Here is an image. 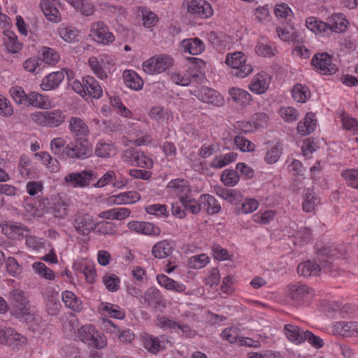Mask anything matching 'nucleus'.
I'll list each match as a JSON object with an SVG mask.
<instances>
[{
	"mask_svg": "<svg viewBox=\"0 0 358 358\" xmlns=\"http://www.w3.org/2000/svg\"><path fill=\"white\" fill-rule=\"evenodd\" d=\"M317 259L320 265L310 260L300 263L297 266V273L305 278L317 275L322 268H331L334 262V255L330 254V249L324 247L317 253Z\"/></svg>",
	"mask_w": 358,
	"mask_h": 358,
	"instance_id": "nucleus-1",
	"label": "nucleus"
},
{
	"mask_svg": "<svg viewBox=\"0 0 358 358\" xmlns=\"http://www.w3.org/2000/svg\"><path fill=\"white\" fill-rule=\"evenodd\" d=\"M225 63L234 69L232 74L238 78H244L253 71L252 65L247 63V57L242 52L228 53Z\"/></svg>",
	"mask_w": 358,
	"mask_h": 358,
	"instance_id": "nucleus-2",
	"label": "nucleus"
},
{
	"mask_svg": "<svg viewBox=\"0 0 358 358\" xmlns=\"http://www.w3.org/2000/svg\"><path fill=\"white\" fill-rule=\"evenodd\" d=\"M92 154V147L85 138H78L62 150V158L85 159Z\"/></svg>",
	"mask_w": 358,
	"mask_h": 358,
	"instance_id": "nucleus-3",
	"label": "nucleus"
},
{
	"mask_svg": "<svg viewBox=\"0 0 358 358\" xmlns=\"http://www.w3.org/2000/svg\"><path fill=\"white\" fill-rule=\"evenodd\" d=\"M173 65V59L168 55L155 56L143 64V71L148 74L160 73Z\"/></svg>",
	"mask_w": 358,
	"mask_h": 358,
	"instance_id": "nucleus-4",
	"label": "nucleus"
},
{
	"mask_svg": "<svg viewBox=\"0 0 358 358\" xmlns=\"http://www.w3.org/2000/svg\"><path fill=\"white\" fill-rule=\"evenodd\" d=\"M73 225L76 232L81 236H87L96 229V222L93 217L89 213L83 212L76 214Z\"/></svg>",
	"mask_w": 358,
	"mask_h": 358,
	"instance_id": "nucleus-5",
	"label": "nucleus"
},
{
	"mask_svg": "<svg viewBox=\"0 0 358 358\" xmlns=\"http://www.w3.org/2000/svg\"><path fill=\"white\" fill-rule=\"evenodd\" d=\"M96 175L92 170L71 173L66 176L64 180L73 187H85L96 179Z\"/></svg>",
	"mask_w": 358,
	"mask_h": 358,
	"instance_id": "nucleus-6",
	"label": "nucleus"
},
{
	"mask_svg": "<svg viewBox=\"0 0 358 358\" xmlns=\"http://www.w3.org/2000/svg\"><path fill=\"white\" fill-rule=\"evenodd\" d=\"M287 292L289 297L296 301L309 300L315 295L313 288L301 282L289 285Z\"/></svg>",
	"mask_w": 358,
	"mask_h": 358,
	"instance_id": "nucleus-7",
	"label": "nucleus"
},
{
	"mask_svg": "<svg viewBox=\"0 0 358 358\" xmlns=\"http://www.w3.org/2000/svg\"><path fill=\"white\" fill-rule=\"evenodd\" d=\"M312 65L319 69L322 74L331 75L334 73L332 56L327 52L316 53L311 60Z\"/></svg>",
	"mask_w": 358,
	"mask_h": 358,
	"instance_id": "nucleus-8",
	"label": "nucleus"
},
{
	"mask_svg": "<svg viewBox=\"0 0 358 358\" xmlns=\"http://www.w3.org/2000/svg\"><path fill=\"white\" fill-rule=\"evenodd\" d=\"M191 94L207 103L219 106L223 102L222 96L217 91L204 86H201L199 89L192 90Z\"/></svg>",
	"mask_w": 358,
	"mask_h": 358,
	"instance_id": "nucleus-9",
	"label": "nucleus"
},
{
	"mask_svg": "<svg viewBox=\"0 0 358 358\" xmlns=\"http://www.w3.org/2000/svg\"><path fill=\"white\" fill-rule=\"evenodd\" d=\"M95 329L93 326L85 325L78 330V337L83 343L97 349H101L105 346V343L103 341L100 343L95 336Z\"/></svg>",
	"mask_w": 358,
	"mask_h": 358,
	"instance_id": "nucleus-10",
	"label": "nucleus"
},
{
	"mask_svg": "<svg viewBox=\"0 0 358 358\" xmlns=\"http://www.w3.org/2000/svg\"><path fill=\"white\" fill-rule=\"evenodd\" d=\"M1 231L8 238L13 240L22 239L29 234V230L26 227L11 222L2 225Z\"/></svg>",
	"mask_w": 358,
	"mask_h": 358,
	"instance_id": "nucleus-11",
	"label": "nucleus"
},
{
	"mask_svg": "<svg viewBox=\"0 0 358 358\" xmlns=\"http://www.w3.org/2000/svg\"><path fill=\"white\" fill-rule=\"evenodd\" d=\"M58 0H42L41 8L46 18L52 22L61 21V15L57 8Z\"/></svg>",
	"mask_w": 358,
	"mask_h": 358,
	"instance_id": "nucleus-12",
	"label": "nucleus"
},
{
	"mask_svg": "<svg viewBox=\"0 0 358 358\" xmlns=\"http://www.w3.org/2000/svg\"><path fill=\"white\" fill-rule=\"evenodd\" d=\"M187 11L201 18H207L213 15V9L206 1H192L187 6Z\"/></svg>",
	"mask_w": 358,
	"mask_h": 358,
	"instance_id": "nucleus-13",
	"label": "nucleus"
},
{
	"mask_svg": "<svg viewBox=\"0 0 358 358\" xmlns=\"http://www.w3.org/2000/svg\"><path fill=\"white\" fill-rule=\"evenodd\" d=\"M143 298L144 303L152 308L157 309L159 307H165L163 296L159 290L155 287H152L148 289Z\"/></svg>",
	"mask_w": 358,
	"mask_h": 358,
	"instance_id": "nucleus-14",
	"label": "nucleus"
},
{
	"mask_svg": "<svg viewBox=\"0 0 358 358\" xmlns=\"http://www.w3.org/2000/svg\"><path fill=\"white\" fill-rule=\"evenodd\" d=\"M91 32L96 37L97 41L103 44L111 43L115 39L113 34L108 31L107 27L101 22L92 24Z\"/></svg>",
	"mask_w": 358,
	"mask_h": 358,
	"instance_id": "nucleus-15",
	"label": "nucleus"
},
{
	"mask_svg": "<svg viewBox=\"0 0 358 358\" xmlns=\"http://www.w3.org/2000/svg\"><path fill=\"white\" fill-rule=\"evenodd\" d=\"M317 120L313 112L306 113L303 120L300 121L297 125V131L301 136H307L313 132L316 128Z\"/></svg>",
	"mask_w": 358,
	"mask_h": 358,
	"instance_id": "nucleus-16",
	"label": "nucleus"
},
{
	"mask_svg": "<svg viewBox=\"0 0 358 358\" xmlns=\"http://www.w3.org/2000/svg\"><path fill=\"white\" fill-rule=\"evenodd\" d=\"M124 156L128 161L136 162L137 166L140 167L148 169L152 166V161L150 158L134 148L126 150Z\"/></svg>",
	"mask_w": 358,
	"mask_h": 358,
	"instance_id": "nucleus-17",
	"label": "nucleus"
},
{
	"mask_svg": "<svg viewBox=\"0 0 358 358\" xmlns=\"http://www.w3.org/2000/svg\"><path fill=\"white\" fill-rule=\"evenodd\" d=\"M174 251V248L168 240H163L155 243L152 248V255L156 259L170 258Z\"/></svg>",
	"mask_w": 358,
	"mask_h": 358,
	"instance_id": "nucleus-18",
	"label": "nucleus"
},
{
	"mask_svg": "<svg viewBox=\"0 0 358 358\" xmlns=\"http://www.w3.org/2000/svg\"><path fill=\"white\" fill-rule=\"evenodd\" d=\"M64 78V74L62 71L53 72L45 76L41 85L43 90L49 91L59 86Z\"/></svg>",
	"mask_w": 358,
	"mask_h": 358,
	"instance_id": "nucleus-19",
	"label": "nucleus"
},
{
	"mask_svg": "<svg viewBox=\"0 0 358 358\" xmlns=\"http://www.w3.org/2000/svg\"><path fill=\"white\" fill-rule=\"evenodd\" d=\"M181 47L185 52L192 55H197L204 50L203 43L198 38L183 40Z\"/></svg>",
	"mask_w": 358,
	"mask_h": 358,
	"instance_id": "nucleus-20",
	"label": "nucleus"
},
{
	"mask_svg": "<svg viewBox=\"0 0 358 358\" xmlns=\"http://www.w3.org/2000/svg\"><path fill=\"white\" fill-rule=\"evenodd\" d=\"M10 296L13 302L23 315L29 313V307L28 306V299L24 296V293L20 289H14L10 292Z\"/></svg>",
	"mask_w": 358,
	"mask_h": 358,
	"instance_id": "nucleus-21",
	"label": "nucleus"
},
{
	"mask_svg": "<svg viewBox=\"0 0 358 358\" xmlns=\"http://www.w3.org/2000/svg\"><path fill=\"white\" fill-rule=\"evenodd\" d=\"M27 106L48 109L51 107V103L48 96L32 92L28 94Z\"/></svg>",
	"mask_w": 358,
	"mask_h": 358,
	"instance_id": "nucleus-22",
	"label": "nucleus"
},
{
	"mask_svg": "<svg viewBox=\"0 0 358 358\" xmlns=\"http://www.w3.org/2000/svg\"><path fill=\"white\" fill-rule=\"evenodd\" d=\"M306 25L308 29L315 34L325 32L327 30H330L331 32L333 31V25H329L315 17H308L306 20Z\"/></svg>",
	"mask_w": 358,
	"mask_h": 358,
	"instance_id": "nucleus-23",
	"label": "nucleus"
},
{
	"mask_svg": "<svg viewBox=\"0 0 358 358\" xmlns=\"http://www.w3.org/2000/svg\"><path fill=\"white\" fill-rule=\"evenodd\" d=\"M110 199H113V203L117 205L131 204L138 201L141 196L137 192L130 191L113 196Z\"/></svg>",
	"mask_w": 358,
	"mask_h": 358,
	"instance_id": "nucleus-24",
	"label": "nucleus"
},
{
	"mask_svg": "<svg viewBox=\"0 0 358 358\" xmlns=\"http://www.w3.org/2000/svg\"><path fill=\"white\" fill-rule=\"evenodd\" d=\"M124 83L131 90H138L143 87V80L133 71H124L123 73Z\"/></svg>",
	"mask_w": 358,
	"mask_h": 358,
	"instance_id": "nucleus-25",
	"label": "nucleus"
},
{
	"mask_svg": "<svg viewBox=\"0 0 358 358\" xmlns=\"http://www.w3.org/2000/svg\"><path fill=\"white\" fill-rule=\"evenodd\" d=\"M84 86L88 94L94 99H99L103 94L102 88L99 83L92 76H87L83 78Z\"/></svg>",
	"mask_w": 358,
	"mask_h": 358,
	"instance_id": "nucleus-26",
	"label": "nucleus"
},
{
	"mask_svg": "<svg viewBox=\"0 0 358 358\" xmlns=\"http://www.w3.org/2000/svg\"><path fill=\"white\" fill-rule=\"evenodd\" d=\"M200 199L203 206L208 214L214 215L220 211L221 206L213 196L209 194H202Z\"/></svg>",
	"mask_w": 358,
	"mask_h": 358,
	"instance_id": "nucleus-27",
	"label": "nucleus"
},
{
	"mask_svg": "<svg viewBox=\"0 0 358 358\" xmlns=\"http://www.w3.org/2000/svg\"><path fill=\"white\" fill-rule=\"evenodd\" d=\"M62 301L66 306L74 311L79 312L83 308L82 301L70 291H65L62 293Z\"/></svg>",
	"mask_w": 358,
	"mask_h": 358,
	"instance_id": "nucleus-28",
	"label": "nucleus"
},
{
	"mask_svg": "<svg viewBox=\"0 0 358 358\" xmlns=\"http://www.w3.org/2000/svg\"><path fill=\"white\" fill-rule=\"evenodd\" d=\"M103 322L106 327H112L113 329H110V331L121 338L122 341L130 343L134 338V334L129 329L121 330L112 321L108 319H105Z\"/></svg>",
	"mask_w": 358,
	"mask_h": 358,
	"instance_id": "nucleus-29",
	"label": "nucleus"
},
{
	"mask_svg": "<svg viewBox=\"0 0 358 358\" xmlns=\"http://www.w3.org/2000/svg\"><path fill=\"white\" fill-rule=\"evenodd\" d=\"M157 279L159 284L166 289L174 290L177 292H182L185 289V285L180 284L164 274L158 275Z\"/></svg>",
	"mask_w": 358,
	"mask_h": 358,
	"instance_id": "nucleus-30",
	"label": "nucleus"
},
{
	"mask_svg": "<svg viewBox=\"0 0 358 358\" xmlns=\"http://www.w3.org/2000/svg\"><path fill=\"white\" fill-rule=\"evenodd\" d=\"M284 331L287 339L292 343L299 345L303 342V332H300V329L298 327L292 324H285Z\"/></svg>",
	"mask_w": 358,
	"mask_h": 358,
	"instance_id": "nucleus-31",
	"label": "nucleus"
},
{
	"mask_svg": "<svg viewBox=\"0 0 358 358\" xmlns=\"http://www.w3.org/2000/svg\"><path fill=\"white\" fill-rule=\"evenodd\" d=\"M70 130L76 136H85L89 134L87 124L79 117H71L70 120Z\"/></svg>",
	"mask_w": 358,
	"mask_h": 358,
	"instance_id": "nucleus-32",
	"label": "nucleus"
},
{
	"mask_svg": "<svg viewBox=\"0 0 358 358\" xmlns=\"http://www.w3.org/2000/svg\"><path fill=\"white\" fill-rule=\"evenodd\" d=\"M167 187L173 189L175 192L181 194L180 196H187V194L191 191L187 181L180 178L171 180L168 183Z\"/></svg>",
	"mask_w": 358,
	"mask_h": 358,
	"instance_id": "nucleus-33",
	"label": "nucleus"
},
{
	"mask_svg": "<svg viewBox=\"0 0 358 358\" xmlns=\"http://www.w3.org/2000/svg\"><path fill=\"white\" fill-rule=\"evenodd\" d=\"M266 75L259 73L250 84V89L257 94H262L268 89L269 83L265 78Z\"/></svg>",
	"mask_w": 358,
	"mask_h": 358,
	"instance_id": "nucleus-34",
	"label": "nucleus"
},
{
	"mask_svg": "<svg viewBox=\"0 0 358 358\" xmlns=\"http://www.w3.org/2000/svg\"><path fill=\"white\" fill-rule=\"evenodd\" d=\"M229 94L235 102L242 105L247 104L251 101V95L240 88L231 87L229 90Z\"/></svg>",
	"mask_w": 358,
	"mask_h": 358,
	"instance_id": "nucleus-35",
	"label": "nucleus"
},
{
	"mask_svg": "<svg viewBox=\"0 0 358 358\" xmlns=\"http://www.w3.org/2000/svg\"><path fill=\"white\" fill-rule=\"evenodd\" d=\"M292 97L299 103H305L310 96V92L308 87L301 84H296L292 91Z\"/></svg>",
	"mask_w": 358,
	"mask_h": 358,
	"instance_id": "nucleus-36",
	"label": "nucleus"
},
{
	"mask_svg": "<svg viewBox=\"0 0 358 358\" xmlns=\"http://www.w3.org/2000/svg\"><path fill=\"white\" fill-rule=\"evenodd\" d=\"M214 189L218 196L232 204L236 203L241 196V194L236 192L235 189H229L220 186H216Z\"/></svg>",
	"mask_w": 358,
	"mask_h": 358,
	"instance_id": "nucleus-37",
	"label": "nucleus"
},
{
	"mask_svg": "<svg viewBox=\"0 0 358 358\" xmlns=\"http://www.w3.org/2000/svg\"><path fill=\"white\" fill-rule=\"evenodd\" d=\"M41 62L50 65L56 64L59 60V55L54 49L48 47L41 48Z\"/></svg>",
	"mask_w": 358,
	"mask_h": 358,
	"instance_id": "nucleus-38",
	"label": "nucleus"
},
{
	"mask_svg": "<svg viewBox=\"0 0 358 358\" xmlns=\"http://www.w3.org/2000/svg\"><path fill=\"white\" fill-rule=\"evenodd\" d=\"M355 322H337V334L343 337H353L355 332Z\"/></svg>",
	"mask_w": 358,
	"mask_h": 358,
	"instance_id": "nucleus-39",
	"label": "nucleus"
},
{
	"mask_svg": "<svg viewBox=\"0 0 358 358\" xmlns=\"http://www.w3.org/2000/svg\"><path fill=\"white\" fill-rule=\"evenodd\" d=\"M48 117V127H55L62 124L65 120L64 113L59 110L46 111Z\"/></svg>",
	"mask_w": 358,
	"mask_h": 358,
	"instance_id": "nucleus-40",
	"label": "nucleus"
},
{
	"mask_svg": "<svg viewBox=\"0 0 358 358\" xmlns=\"http://www.w3.org/2000/svg\"><path fill=\"white\" fill-rule=\"evenodd\" d=\"M238 155L236 152H229L222 157H215L211 162L210 166L215 169H221L236 160Z\"/></svg>",
	"mask_w": 358,
	"mask_h": 358,
	"instance_id": "nucleus-41",
	"label": "nucleus"
},
{
	"mask_svg": "<svg viewBox=\"0 0 358 358\" xmlns=\"http://www.w3.org/2000/svg\"><path fill=\"white\" fill-rule=\"evenodd\" d=\"M239 180V175L235 170L226 169L221 175L222 182L229 187L235 186L238 182Z\"/></svg>",
	"mask_w": 358,
	"mask_h": 358,
	"instance_id": "nucleus-42",
	"label": "nucleus"
},
{
	"mask_svg": "<svg viewBox=\"0 0 358 358\" xmlns=\"http://www.w3.org/2000/svg\"><path fill=\"white\" fill-rule=\"evenodd\" d=\"M180 200L185 209L191 211L193 214H197L201 210V205L188 196H180Z\"/></svg>",
	"mask_w": 358,
	"mask_h": 358,
	"instance_id": "nucleus-43",
	"label": "nucleus"
},
{
	"mask_svg": "<svg viewBox=\"0 0 358 358\" xmlns=\"http://www.w3.org/2000/svg\"><path fill=\"white\" fill-rule=\"evenodd\" d=\"M317 202V198L313 190L308 189L305 193V201L302 205L303 210L308 213L313 211Z\"/></svg>",
	"mask_w": 358,
	"mask_h": 358,
	"instance_id": "nucleus-44",
	"label": "nucleus"
},
{
	"mask_svg": "<svg viewBox=\"0 0 358 358\" xmlns=\"http://www.w3.org/2000/svg\"><path fill=\"white\" fill-rule=\"evenodd\" d=\"M22 336L20 334L15 331L12 328H7L6 329H0V343H6L8 345L10 344L13 340L20 341Z\"/></svg>",
	"mask_w": 358,
	"mask_h": 358,
	"instance_id": "nucleus-45",
	"label": "nucleus"
},
{
	"mask_svg": "<svg viewBox=\"0 0 358 358\" xmlns=\"http://www.w3.org/2000/svg\"><path fill=\"white\" fill-rule=\"evenodd\" d=\"M97 234L115 235L116 234V227L115 224L110 222H96V229L94 231Z\"/></svg>",
	"mask_w": 358,
	"mask_h": 358,
	"instance_id": "nucleus-46",
	"label": "nucleus"
},
{
	"mask_svg": "<svg viewBox=\"0 0 358 358\" xmlns=\"http://www.w3.org/2000/svg\"><path fill=\"white\" fill-rule=\"evenodd\" d=\"M144 347L150 352L156 354L161 349V339L158 337L148 336L144 340Z\"/></svg>",
	"mask_w": 358,
	"mask_h": 358,
	"instance_id": "nucleus-47",
	"label": "nucleus"
},
{
	"mask_svg": "<svg viewBox=\"0 0 358 358\" xmlns=\"http://www.w3.org/2000/svg\"><path fill=\"white\" fill-rule=\"evenodd\" d=\"M32 267L42 277L51 280L55 279V275L53 271L48 268L45 264L35 262L33 264Z\"/></svg>",
	"mask_w": 358,
	"mask_h": 358,
	"instance_id": "nucleus-48",
	"label": "nucleus"
},
{
	"mask_svg": "<svg viewBox=\"0 0 358 358\" xmlns=\"http://www.w3.org/2000/svg\"><path fill=\"white\" fill-rule=\"evenodd\" d=\"M74 8L83 15L90 16L94 13V6L89 0H79L74 2Z\"/></svg>",
	"mask_w": 358,
	"mask_h": 358,
	"instance_id": "nucleus-49",
	"label": "nucleus"
},
{
	"mask_svg": "<svg viewBox=\"0 0 358 358\" xmlns=\"http://www.w3.org/2000/svg\"><path fill=\"white\" fill-rule=\"evenodd\" d=\"M10 93L15 103L27 106L28 94H26L21 87H13Z\"/></svg>",
	"mask_w": 358,
	"mask_h": 358,
	"instance_id": "nucleus-50",
	"label": "nucleus"
},
{
	"mask_svg": "<svg viewBox=\"0 0 358 358\" xmlns=\"http://www.w3.org/2000/svg\"><path fill=\"white\" fill-rule=\"evenodd\" d=\"M307 341L315 349H320L324 346L323 340L318 336L313 334L311 331H303V342Z\"/></svg>",
	"mask_w": 358,
	"mask_h": 358,
	"instance_id": "nucleus-51",
	"label": "nucleus"
},
{
	"mask_svg": "<svg viewBox=\"0 0 358 358\" xmlns=\"http://www.w3.org/2000/svg\"><path fill=\"white\" fill-rule=\"evenodd\" d=\"M209 259L205 254H201L192 257L188 262V265L192 268H201L208 263Z\"/></svg>",
	"mask_w": 358,
	"mask_h": 358,
	"instance_id": "nucleus-52",
	"label": "nucleus"
},
{
	"mask_svg": "<svg viewBox=\"0 0 358 358\" xmlns=\"http://www.w3.org/2000/svg\"><path fill=\"white\" fill-rule=\"evenodd\" d=\"M103 281L110 292H115L120 287V278L115 274L105 275L103 278Z\"/></svg>",
	"mask_w": 358,
	"mask_h": 358,
	"instance_id": "nucleus-53",
	"label": "nucleus"
},
{
	"mask_svg": "<svg viewBox=\"0 0 358 358\" xmlns=\"http://www.w3.org/2000/svg\"><path fill=\"white\" fill-rule=\"evenodd\" d=\"M89 64L91 69L94 71V73L96 75L98 78L101 80H103L107 78V74L106 71L103 70L102 65L98 60V59L95 57H90L89 59Z\"/></svg>",
	"mask_w": 358,
	"mask_h": 358,
	"instance_id": "nucleus-54",
	"label": "nucleus"
},
{
	"mask_svg": "<svg viewBox=\"0 0 358 358\" xmlns=\"http://www.w3.org/2000/svg\"><path fill=\"white\" fill-rule=\"evenodd\" d=\"M115 152L113 145L107 143H99L95 149V153L99 157H110Z\"/></svg>",
	"mask_w": 358,
	"mask_h": 358,
	"instance_id": "nucleus-55",
	"label": "nucleus"
},
{
	"mask_svg": "<svg viewBox=\"0 0 358 358\" xmlns=\"http://www.w3.org/2000/svg\"><path fill=\"white\" fill-rule=\"evenodd\" d=\"M234 143L243 152H253L255 150V144L242 136H236Z\"/></svg>",
	"mask_w": 358,
	"mask_h": 358,
	"instance_id": "nucleus-56",
	"label": "nucleus"
},
{
	"mask_svg": "<svg viewBox=\"0 0 358 358\" xmlns=\"http://www.w3.org/2000/svg\"><path fill=\"white\" fill-rule=\"evenodd\" d=\"M342 177L346 180L348 185L358 189V170H346L342 173Z\"/></svg>",
	"mask_w": 358,
	"mask_h": 358,
	"instance_id": "nucleus-57",
	"label": "nucleus"
},
{
	"mask_svg": "<svg viewBox=\"0 0 358 358\" xmlns=\"http://www.w3.org/2000/svg\"><path fill=\"white\" fill-rule=\"evenodd\" d=\"M103 310L114 318L123 320L125 317L124 311L121 310L120 308L117 305L108 303L105 306Z\"/></svg>",
	"mask_w": 358,
	"mask_h": 358,
	"instance_id": "nucleus-58",
	"label": "nucleus"
},
{
	"mask_svg": "<svg viewBox=\"0 0 358 358\" xmlns=\"http://www.w3.org/2000/svg\"><path fill=\"white\" fill-rule=\"evenodd\" d=\"M341 122L343 129L346 130L355 132L358 129V122L357 120L345 113L341 114Z\"/></svg>",
	"mask_w": 358,
	"mask_h": 358,
	"instance_id": "nucleus-59",
	"label": "nucleus"
},
{
	"mask_svg": "<svg viewBox=\"0 0 358 358\" xmlns=\"http://www.w3.org/2000/svg\"><path fill=\"white\" fill-rule=\"evenodd\" d=\"M42 64L41 58H29L27 59L24 64L23 66L24 69L29 72H36L38 73L41 71L40 65Z\"/></svg>",
	"mask_w": 358,
	"mask_h": 358,
	"instance_id": "nucleus-60",
	"label": "nucleus"
},
{
	"mask_svg": "<svg viewBox=\"0 0 358 358\" xmlns=\"http://www.w3.org/2000/svg\"><path fill=\"white\" fill-rule=\"evenodd\" d=\"M6 265L7 271L10 275L15 277L21 273L22 268L14 257H8Z\"/></svg>",
	"mask_w": 358,
	"mask_h": 358,
	"instance_id": "nucleus-61",
	"label": "nucleus"
},
{
	"mask_svg": "<svg viewBox=\"0 0 358 358\" xmlns=\"http://www.w3.org/2000/svg\"><path fill=\"white\" fill-rule=\"evenodd\" d=\"M60 36L66 42L71 43L77 37V31L72 27H64L59 30Z\"/></svg>",
	"mask_w": 358,
	"mask_h": 358,
	"instance_id": "nucleus-62",
	"label": "nucleus"
},
{
	"mask_svg": "<svg viewBox=\"0 0 358 358\" xmlns=\"http://www.w3.org/2000/svg\"><path fill=\"white\" fill-rule=\"evenodd\" d=\"M142 17L143 20V25L147 28L155 26V24L158 21L157 15L155 13L147 10H142Z\"/></svg>",
	"mask_w": 358,
	"mask_h": 358,
	"instance_id": "nucleus-63",
	"label": "nucleus"
},
{
	"mask_svg": "<svg viewBox=\"0 0 358 358\" xmlns=\"http://www.w3.org/2000/svg\"><path fill=\"white\" fill-rule=\"evenodd\" d=\"M52 213L56 217L64 218L68 213L67 205L64 201H58L52 206Z\"/></svg>",
	"mask_w": 358,
	"mask_h": 358,
	"instance_id": "nucleus-64",
	"label": "nucleus"
}]
</instances>
